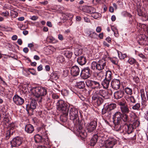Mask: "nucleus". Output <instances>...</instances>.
<instances>
[{
	"instance_id": "1",
	"label": "nucleus",
	"mask_w": 148,
	"mask_h": 148,
	"mask_svg": "<svg viewBox=\"0 0 148 148\" xmlns=\"http://www.w3.org/2000/svg\"><path fill=\"white\" fill-rule=\"evenodd\" d=\"M34 96L38 99L39 102H42L44 97L47 93V90L45 87H38L33 89Z\"/></svg>"
},
{
	"instance_id": "2",
	"label": "nucleus",
	"mask_w": 148,
	"mask_h": 148,
	"mask_svg": "<svg viewBox=\"0 0 148 148\" xmlns=\"http://www.w3.org/2000/svg\"><path fill=\"white\" fill-rule=\"evenodd\" d=\"M118 104L120 106L121 113L123 114V116L125 118H126L130 121V119L127 114L130 110L126 101L125 100L119 101L118 102Z\"/></svg>"
},
{
	"instance_id": "3",
	"label": "nucleus",
	"mask_w": 148,
	"mask_h": 148,
	"mask_svg": "<svg viewBox=\"0 0 148 148\" xmlns=\"http://www.w3.org/2000/svg\"><path fill=\"white\" fill-rule=\"evenodd\" d=\"M69 115L70 119L72 120L75 125L79 123V119L77 109L72 107L69 109Z\"/></svg>"
},
{
	"instance_id": "4",
	"label": "nucleus",
	"mask_w": 148,
	"mask_h": 148,
	"mask_svg": "<svg viewBox=\"0 0 148 148\" xmlns=\"http://www.w3.org/2000/svg\"><path fill=\"white\" fill-rule=\"evenodd\" d=\"M113 123L114 124H117L122 122H124L127 123L130 121L126 118H125L123 116V114L121 112H117L113 115Z\"/></svg>"
},
{
	"instance_id": "5",
	"label": "nucleus",
	"mask_w": 148,
	"mask_h": 148,
	"mask_svg": "<svg viewBox=\"0 0 148 148\" xmlns=\"http://www.w3.org/2000/svg\"><path fill=\"white\" fill-rule=\"evenodd\" d=\"M57 109L59 111H61L65 116L68 115L69 109L68 105L63 101L60 100L57 103Z\"/></svg>"
},
{
	"instance_id": "6",
	"label": "nucleus",
	"mask_w": 148,
	"mask_h": 148,
	"mask_svg": "<svg viewBox=\"0 0 148 148\" xmlns=\"http://www.w3.org/2000/svg\"><path fill=\"white\" fill-rule=\"evenodd\" d=\"M15 126L14 123H11L9 124L8 130L4 134L5 138L6 140L8 139L12 135L13 132L15 131Z\"/></svg>"
},
{
	"instance_id": "7",
	"label": "nucleus",
	"mask_w": 148,
	"mask_h": 148,
	"mask_svg": "<svg viewBox=\"0 0 148 148\" xmlns=\"http://www.w3.org/2000/svg\"><path fill=\"white\" fill-rule=\"evenodd\" d=\"M87 86L93 89H97L100 88V84L99 82L95 80H87L86 82Z\"/></svg>"
},
{
	"instance_id": "8",
	"label": "nucleus",
	"mask_w": 148,
	"mask_h": 148,
	"mask_svg": "<svg viewBox=\"0 0 148 148\" xmlns=\"http://www.w3.org/2000/svg\"><path fill=\"white\" fill-rule=\"evenodd\" d=\"M94 95L96 96V95L102 97L104 99H106L109 98L112 93L111 91H110V93L107 91H106L102 90H98L95 91L94 93Z\"/></svg>"
},
{
	"instance_id": "9",
	"label": "nucleus",
	"mask_w": 148,
	"mask_h": 148,
	"mask_svg": "<svg viewBox=\"0 0 148 148\" xmlns=\"http://www.w3.org/2000/svg\"><path fill=\"white\" fill-rule=\"evenodd\" d=\"M40 131L41 133V136L39 134H37L34 136L35 141L37 143L41 142L43 138V136L45 137H46L47 136V133L46 132L45 128L40 127Z\"/></svg>"
},
{
	"instance_id": "10",
	"label": "nucleus",
	"mask_w": 148,
	"mask_h": 148,
	"mask_svg": "<svg viewBox=\"0 0 148 148\" xmlns=\"http://www.w3.org/2000/svg\"><path fill=\"white\" fill-rule=\"evenodd\" d=\"M37 106L36 101L35 100L32 99L29 104L26 105V110L28 113H32L33 110L36 108Z\"/></svg>"
},
{
	"instance_id": "11",
	"label": "nucleus",
	"mask_w": 148,
	"mask_h": 148,
	"mask_svg": "<svg viewBox=\"0 0 148 148\" xmlns=\"http://www.w3.org/2000/svg\"><path fill=\"white\" fill-rule=\"evenodd\" d=\"M92 73V71L88 67H87L83 69L82 71L80 74L81 77L86 79L89 77Z\"/></svg>"
},
{
	"instance_id": "12",
	"label": "nucleus",
	"mask_w": 148,
	"mask_h": 148,
	"mask_svg": "<svg viewBox=\"0 0 148 148\" xmlns=\"http://www.w3.org/2000/svg\"><path fill=\"white\" fill-rule=\"evenodd\" d=\"M23 141V139L20 137H16L14 138L10 142L11 147H16L20 145Z\"/></svg>"
},
{
	"instance_id": "13",
	"label": "nucleus",
	"mask_w": 148,
	"mask_h": 148,
	"mask_svg": "<svg viewBox=\"0 0 148 148\" xmlns=\"http://www.w3.org/2000/svg\"><path fill=\"white\" fill-rule=\"evenodd\" d=\"M116 140L113 138H110L105 142V146L106 148H112L116 143Z\"/></svg>"
},
{
	"instance_id": "14",
	"label": "nucleus",
	"mask_w": 148,
	"mask_h": 148,
	"mask_svg": "<svg viewBox=\"0 0 148 148\" xmlns=\"http://www.w3.org/2000/svg\"><path fill=\"white\" fill-rule=\"evenodd\" d=\"M13 100L14 103L18 106L22 105L24 102V99L16 94L13 97Z\"/></svg>"
},
{
	"instance_id": "15",
	"label": "nucleus",
	"mask_w": 148,
	"mask_h": 148,
	"mask_svg": "<svg viewBox=\"0 0 148 148\" xmlns=\"http://www.w3.org/2000/svg\"><path fill=\"white\" fill-rule=\"evenodd\" d=\"M97 126V123L95 121H91L87 126L88 132L90 133L95 130Z\"/></svg>"
},
{
	"instance_id": "16",
	"label": "nucleus",
	"mask_w": 148,
	"mask_h": 148,
	"mask_svg": "<svg viewBox=\"0 0 148 148\" xmlns=\"http://www.w3.org/2000/svg\"><path fill=\"white\" fill-rule=\"evenodd\" d=\"M106 61L105 59H102L99 60L97 62V69L99 71L104 69L106 65Z\"/></svg>"
},
{
	"instance_id": "17",
	"label": "nucleus",
	"mask_w": 148,
	"mask_h": 148,
	"mask_svg": "<svg viewBox=\"0 0 148 148\" xmlns=\"http://www.w3.org/2000/svg\"><path fill=\"white\" fill-rule=\"evenodd\" d=\"M111 86L114 89L117 90L119 89L121 86L120 80L116 79H113L111 83Z\"/></svg>"
},
{
	"instance_id": "18",
	"label": "nucleus",
	"mask_w": 148,
	"mask_h": 148,
	"mask_svg": "<svg viewBox=\"0 0 148 148\" xmlns=\"http://www.w3.org/2000/svg\"><path fill=\"white\" fill-rule=\"evenodd\" d=\"M79 73V67L76 65L72 66L71 69V73L73 76H77Z\"/></svg>"
},
{
	"instance_id": "19",
	"label": "nucleus",
	"mask_w": 148,
	"mask_h": 148,
	"mask_svg": "<svg viewBox=\"0 0 148 148\" xmlns=\"http://www.w3.org/2000/svg\"><path fill=\"white\" fill-rule=\"evenodd\" d=\"M126 123H125V125L124 126V130L127 132L128 134H129L132 132L134 129V127L132 124L126 125Z\"/></svg>"
},
{
	"instance_id": "20",
	"label": "nucleus",
	"mask_w": 148,
	"mask_h": 148,
	"mask_svg": "<svg viewBox=\"0 0 148 148\" xmlns=\"http://www.w3.org/2000/svg\"><path fill=\"white\" fill-rule=\"evenodd\" d=\"M92 99L94 101L96 100V103L98 106H99L102 104L103 102V99L101 97L97 95H96V96H95L94 93L92 97Z\"/></svg>"
},
{
	"instance_id": "21",
	"label": "nucleus",
	"mask_w": 148,
	"mask_h": 148,
	"mask_svg": "<svg viewBox=\"0 0 148 148\" xmlns=\"http://www.w3.org/2000/svg\"><path fill=\"white\" fill-rule=\"evenodd\" d=\"M25 131L27 133L30 134L34 130V126L30 124L26 125L25 127Z\"/></svg>"
},
{
	"instance_id": "22",
	"label": "nucleus",
	"mask_w": 148,
	"mask_h": 148,
	"mask_svg": "<svg viewBox=\"0 0 148 148\" xmlns=\"http://www.w3.org/2000/svg\"><path fill=\"white\" fill-rule=\"evenodd\" d=\"M77 61L78 63L81 66L85 64L86 62V58L83 56L79 57L77 59Z\"/></svg>"
},
{
	"instance_id": "23",
	"label": "nucleus",
	"mask_w": 148,
	"mask_h": 148,
	"mask_svg": "<svg viewBox=\"0 0 148 148\" xmlns=\"http://www.w3.org/2000/svg\"><path fill=\"white\" fill-rule=\"evenodd\" d=\"M124 92L122 91L119 90L116 92L114 94V96L116 99L121 98L123 96Z\"/></svg>"
},
{
	"instance_id": "24",
	"label": "nucleus",
	"mask_w": 148,
	"mask_h": 148,
	"mask_svg": "<svg viewBox=\"0 0 148 148\" xmlns=\"http://www.w3.org/2000/svg\"><path fill=\"white\" fill-rule=\"evenodd\" d=\"M129 105L130 107H131L132 106V109L135 111H138L140 108V104L139 103H137L133 106L131 105L130 103H129Z\"/></svg>"
},
{
	"instance_id": "25",
	"label": "nucleus",
	"mask_w": 148,
	"mask_h": 148,
	"mask_svg": "<svg viewBox=\"0 0 148 148\" xmlns=\"http://www.w3.org/2000/svg\"><path fill=\"white\" fill-rule=\"evenodd\" d=\"M110 82V80L104 79L102 83L103 88L106 89L108 88Z\"/></svg>"
},
{
	"instance_id": "26",
	"label": "nucleus",
	"mask_w": 148,
	"mask_h": 148,
	"mask_svg": "<svg viewBox=\"0 0 148 148\" xmlns=\"http://www.w3.org/2000/svg\"><path fill=\"white\" fill-rule=\"evenodd\" d=\"M97 136L94 135L93 136L90 141V145L91 146H94L96 144L97 140Z\"/></svg>"
},
{
	"instance_id": "27",
	"label": "nucleus",
	"mask_w": 148,
	"mask_h": 148,
	"mask_svg": "<svg viewBox=\"0 0 148 148\" xmlns=\"http://www.w3.org/2000/svg\"><path fill=\"white\" fill-rule=\"evenodd\" d=\"M139 38L140 40V41L143 43L144 45H146V42L148 41V38L144 35H140L139 37Z\"/></svg>"
},
{
	"instance_id": "28",
	"label": "nucleus",
	"mask_w": 148,
	"mask_h": 148,
	"mask_svg": "<svg viewBox=\"0 0 148 148\" xmlns=\"http://www.w3.org/2000/svg\"><path fill=\"white\" fill-rule=\"evenodd\" d=\"M57 61L58 63H64L65 62L64 58L62 55H59L57 58Z\"/></svg>"
},
{
	"instance_id": "29",
	"label": "nucleus",
	"mask_w": 148,
	"mask_h": 148,
	"mask_svg": "<svg viewBox=\"0 0 148 148\" xmlns=\"http://www.w3.org/2000/svg\"><path fill=\"white\" fill-rule=\"evenodd\" d=\"M112 73L110 71H107L106 73V77L105 79L111 81L112 79Z\"/></svg>"
},
{
	"instance_id": "30",
	"label": "nucleus",
	"mask_w": 148,
	"mask_h": 148,
	"mask_svg": "<svg viewBox=\"0 0 148 148\" xmlns=\"http://www.w3.org/2000/svg\"><path fill=\"white\" fill-rule=\"evenodd\" d=\"M50 78L54 80H57L58 78L57 73L56 72L52 73L50 75Z\"/></svg>"
},
{
	"instance_id": "31",
	"label": "nucleus",
	"mask_w": 148,
	"mask_h": 148,
	"mask_svg": "<svg viewBox=\"0 0 148 148\" xmlns=\"http://www.w3.org/2000/svg\"><path fill=\"white\" fill-rule=\"evenodd\" d=\"M64 53L65 56L68 58H71L73 54V53L71 51L66 50L64 51Z\"/></svg>"
},
{
	"instance_id": "32",
	"label": "nucleus",
	"mask_w": 148,
	"mask_h": 148,
	"mask_svg": "<svg viewBox=\"0 0 148 148\" xmlns=\"http://www.w3.org/2000/svg\"><path fill=\"white\" fill-rule=\"evenodd\" d=\"M122 122L117 124H114V128L117 131H119L122 128L123 125L122 124Z\"/></svg>"
},
{
	"instance_id": "33",
	"label": "nucleus",
	"mask_w": 148,
	"mask_h": 148,
	"mask_svg": "<svg viewBox=\"0 0 148 148\" xmlns=\"http://www.w3.org/2000/svg\"><path fill=\"white\" fill-rule=\"evenodd\" d=\"M105 132H104V131L100 130L97 134H95L94 135L97 136L98 139V138L99 137H101L102 138H103L104 137H105Z\"/></svg>"
},
{
	"instance_id": "34",
	"label": "nucleus",
	"mask_w": 148,
	"mask_h": 148,
	"mask_svg": "<svg viewBox=\"0 0 148 148\" xmlns=\"http://www.w3.org/2000/svg\"><path fill=\"white\" fill-rule=\"evenodd\" d=\"M77 87L80 89H83L85 87V83L81 81L77 83Z\"/></svg>"
},
{
	"instance_id": "35",
	"label": "nucleus",
	"mask_w": 148,
	"mask_h": 148,
	"mask_svg": "<svg viewBox=\"0 0 148 148\" xmlns=\"http://www.w3.org/2000/svg\"><path fill=\"white\" fill-rule=\"evenodd\" d=\"M79 133L80 136L82 138H85L87 136V133L85 132L84 130L79 131Z\"/></svg>"
},
{
	"instance_id": "36",
	"label": "nucleus",
	"mask_w": 148,
	"mask_h": 148,
	"mask_svg": "<svg viewBox=\"0 0 148 148\" xmlns=\"http://www.w3.org/2000/svg\"><path fill=\"white\" fill-rule=\"evenodd\" d=\"M126 100L127 101H130L133 103H134L136 102V101L133 96H129L127 99H126Z\"/></svg>"
},
{
	"instance_id": "37",
	"label": "nucleus",
	"mask_w": 148,
	"mask_h": 148,
	"mask_svg": "<svg viewBox=\"0 0 148 148\" xmlns=\"http://www.w3.org/2000/svg\"><path fill=\"white\" fill-rule=\"evenodd\" d=\"M125 92L128 95H131L132 94V88L127 87L125 89Z\"/></svg>"
},
{
	"instance_id": "38",
	"label": "nucleus",
	"mask_w": 148,
	"mask_h": 148,
	"mask_svg": "<svg viewBox=\"0 0 148 148\" xmlns=\"http://www.w3.org/2000/svg\"><path fill=\"white\" fill-rule=\"evenodd\" d=\"M116 104L114 103L110 104L109 105H108V106L107 107L109 111L111 110L114 109L116 108Z\"/></svg>"
},
{
	"instance_id": "39",
	"label": "nucleus",
	"mask_w": 148,
	"mask_h": 148,
	"mask_svg": "<svg viewBox=\"0 0 148 148\" xmlns=\"http://www.w3.org/2000/svg\"><path fill=\"white\" fill-rule=\"evenodd\" d=\"M118 55L119 58L121 59H124L127 57L126 54L122 53L121 52H118Z\"/></svg>"
},
{
	"instance_id": "40",
	"label": "nucleus",
	"mask_w": 148,
	"mask_h": 148,
	"mask_svg": "<svg viewBox=\"0 0 148 148\" xmlns=\"http://www.w3.org/2000/svg\"><path fill=\"white\" fill-rule=\"evenodd\" d=\"M101 14L100 13L98 12H95L91 14V16L95 19H97L100 16Z\"/></svg>"
},
{
	"instance_id": "41",
	"label": "nucleus",
	"mask_w": 148,
	"mask_h": 148,
	"mask_svg": "<svg viewBox=\"0 0 148 148\" xmlns=\"http://www.w3.org/2000/svg\"><path fill=\"white\" fill-rule=\"evenodd\" d=\"M98 34L95 32H90L88 36L89 37L94 39L96 38Z\"/></svg>"
},
{
	"instance_id": "42",
	"label": "nucleus",
	"mask_w": 148,
	"mask_h": 148,
	"mask_svg": "<svg viewBox=\"0 0 148 148\" xmlns=\"http://www.w3.org/2000/svg\"><path fill=\"white\" fill-rule=\"evenodd\" d=\"M97 62H96L93 61L92 62L91 64V68L93 70H95V69H97Z\"/></svg>"
},
{
	"instance_id": "43",
	"label": "nucleus",
	"mask_w": 148,
	"mask_h": 148,
	"mask_svg": "<svg viewBox=\"0 0 148 148\" xmlns=\"http://www.w3.org/2000/svg\"><path fill=\"white\" fill-rule=\"evenodd\" d=\"M104 73L102 71H101L97 74V76L99 78V79L101 80L104 77Z\"/></svg>"
},
{
	"instance_id": "44",
	"label": "nucleus",
	"mask_w": 148,
	"mask_h": 148,
	"mask_svg": "<svg viewBox=\"0 0 148 148\" xmlns=\"http://www.w3.org/2000/svg\"><path fill=\"white\" fill-rule=\"evenodd\" d=\"M136 61L134 58H130L129 59L128 62L130 64L132 65L135 64Z\"/></svg>"
},
{
	"instance_id": "45",
	"label": "nucleus",
	"mask_w": 148,
	"mask_h": 148,
	"mask_svg": "<svg viewBox=\"0 0 148 148\" xmlns=\"http://www.w3.org/2000/svg\"><path fill=\"white\" fill-rule=\"evenodd\" d=\"M0 95L1 96H4L5 95V93L4 92L5 88L3 87L0 88Z\"/></svg>"
},
{
	"instance_id": "46",
	"label": "nucleus",
	"mask_w": 148,
	"mask_h": 148,
	"mask_svg": "<svg viewBox=\"0 0 148 148\" xmlns=\"http://www.w3.org/2000/svg\"><path fill=\"white\" fill-rule=\"evenodd\" d=\"M109 111L107 106L104 107L102 110V114H104Z\"/></svg>"
},
{
	"instance_id": "47",
	"label": "nucleus",
	"mask_w": 148,
	"mask_h": 148,
	"mask_svg": "<svg viewBox=\"0 0 148 148\" xmlns=\"http://www.w3.org/2000/svg\"><path fill=\"white\" fill-rule=\"evenodd\" d=\"M74 53L76 56H78L81 54V51L80 49H77L75 50Z\"/></svg>"
},
{
	"instance_id": "48",
	"label": "nucleus",
	"mask_w": 148,
	"mask_h": 148,
	"mask_svg": "<svg viewBox=\"0 0 148 148\" xmlns=\"http://www.w3.org/2000/svg\"><path fill=\"white\" fill-rule=\"evenodd\" d=\"M90 14H92V13H95V12L96 10L94 8L91 7L90 6Z\"/></svg>"
},
{
	"instance_id": "49",
	"label": "nucleus",
	"mask_w": 148,
	"mask_h": 148,
	"mask_svg": "<svg viewBox=\"0 0 148 148\" xmlns=\"http://www.w3.org/2000/svg\"><path fill=\"white\" fill-rule=\"evenodd\" d=\"M90 6H87L84 9V11L86 13H90Z\"/></svg>"
},
{
	"instance_id": "50",
	"label": "nucleus",
	"mask_w": 148,
	"mask_h": 148,
	"mask_svg": "<svg viewBox=\"0 0 148 148\" xmlns=\"http://www.w3.org/2000/svg\"><path fill=\"white\" fill-rule=\"evenodd\" d=\"M139 122L138 121H136L134 122L133 124V125H134L135 127H138L139 125Z\"/></svg>"
},
{
	"instance_id": "51",
	"label": "nucleus",
	"mask_w": 148,
	"mask_h": 148,
	"mask_svg": "<svg viewBox=\"0 0 148 148\" xmlns=\"http://www.w3.org/2000/svg\"><path fill=\"white\" fill-rule=\"evenodd\" d=\"M59 97V96L56 94L53 93L52 95V97L54 99H57Z\"/></svg>"
},
{
	"instance_id": "52",
	"label": "nucleus",
	"mask_w": 148,
	"mask_h": 148,
	"mask_svg": "<svg viewBox=\"0 0 148 148\" xmlns=\"http://www.w3.org/2000/svg\"><path fill=\"white\" fill-rule=\"evenodd\" d=\"M4 120L6 123H8L9 121V118L7 115H5L4 117Z\"/></svg>"
},
{
	"instance_id": "53",
	"label": "nucleus",
	"mask_w": 148,
	"mask_h": 148,
	"mask_svg": "<svg viewBox=\"0 0 148 148\" xmlns=\"http://www.w3.org/2000/svg\"><path fill=\"white\" fill-rule=\"evenodd\" d=\"M138 15L140 16H142L145 18V16L144 15V14H143L142 11H141L140 10H138Z\"/></svg>"
},
{
	"instance_id": "54",
	"label": "nucleus",
	"mask_w": 148,
	"mask_h": 148,
	"mask_svg": "<svg viewBox=\"0 0 148 148\" xmlns=\"http://www.w3.org/2000/svg\"><path fill=\"white\" fill-rule=\"evenodd\" d=\"M64 93V95L66 96L69 94V91L66 89H64L63 90L62 92Z\"/></svg>"
},
{
	"instance_id": "55",
	"label": "nucleus",
	"mask_w": 148,
	"mask_h": 148,
	"mask_svg": "<svg viewBox=\"0 0 148 148\" xmlns=\"http://www.w3.org/2000/svg\"><path fill=\"white\" fill-rule=\"evenodd\" d=\"M44 98L45 97H44V99H43V100H44L45 102H51V100L49 98L47 97L46 99H45Z\"/></svg>"
},
{
	"instance_id": "56",
	"label": "nucleus",
	"mask_w": 148,
	"mask_h": 148,
	"mask_svg": "<svg viewBox=\"0 0 148 148\" xmlns=\"http://www.w3.org/2000/svg\"><path fill=\"white\" fill-rule=\"evenodd\" d=\"M34 43H30L28 44V47L30 48L31 49H32V48L34 47Z\"/></svg>"
},
{
	"instance_id": "57",
	"label": "nucleus",
	"mask_w": 148,
	"mask_h": 148,
	"mask_svg": "<svg viewBox=\"0 0 148 148\" xmlns=\"http://www.w3.org/2000/svg\"><path fill=\"white\" fill-rule=\"evenodd\" d=\"M78 125H79L78 129H77V130L78 132H79V131H80V130H84L83 129L82 126L81 125H80L79 123Z\"/></svg>"
},
{
	"instance_id": "58",
	"label": "nucleus",
	"mask_w": 148,
	"mask_h": 148,
	"mask_svg": "<svg viewBox=\"0 0 148 148\" xmlns=\"http://www.w3.org/2000/svg\"><path fill=\"white\" fill-rule=\"evenodd\" d=\"M9 14V12L7 11H6L5 12H3L1 14L2 15L4 16H8Z\"/></svg>"
},
{
	"instance_id": "59",
	"label": "nucleus",
	"mask_w": 148,
	"mask_h": 148,
	"mask_svg": "<svg viewBox=\"0 0 148 148\" xmlns=\"http://www.w3.org/2000/svg\"><path fill=\"white\" fill-rule=\"evenodd\" d=\"M29 72L32 74L33 75H36V73H35V72L33 69H29Z\"/></svg>"
},
{
	"instance_id": "60",
	"label": "nucleus",
	"mask_w": 148,
	"mask_h": 148,
	"mask_svg": "<svg viewBox=\"0 0 148 148\" xmlns=\"http://www.w3.org/2000/svg\"><path fill=\"white\" fill-rule=\"evenodd\" d=\"M110 60L113 64H117V61L115 59H111Z\"/></svg>"
},
{
	"instance_id": "61",
	"label": "nucleus",
	"mask_w": 148,
	"mask_h": 148,
	"mask_svg": "<svg viewBox=\"0 0 148 148\" xmlns=\"http://www.w3.org/2000/svg\"><path fill=\"white\" fill-rule=\"evenodd\" d=\"M96 1L99 3H103L105 1V0H96Z\"/></svg>"
},
{
	"instance_id": "62",
	"label": "nucleus",
	"mask_w": 148,
	"mask_h": 148,
	"mask_svg": "<svg viewBox=\"0 0 148 148\" xmlns=\"http://www.w3.org/2000/svg\"><path fill=\"white\" fill-rule=\"evenodd\" d=\"M101 30V28L100 27H97L96 31L97 32L99 33L100 32Z\"/></svg>"
},
{
	"instance_id": "63",
	"label": "nucleus",
	"mask_w": 148,
	"mask_h": 148,
	"mask_svg": "<svg viewBox=\"0 0 148 148\" xmlns=\"http://www.w3.org/2000/svg\"><path fill=\"white\" fill-rule=\"evenodd\" d=\"M111 38L110 37H108L106 39V40L108 43H110L111 42Z\"/></svg>"
},
{
	"instance_id": "64",
	"label": "nucleus",
	"mask_w": 148,
	"mask_h": 148,
	"mask_svg": "<svg viewBox=\"0 0 148 148\" xmlns=\"http://www.w3.org/2000/svg\"><path fill=\"white\" fill-rule=\"evenodd\" d=\"M145 117L148 121V111H146L145 113Z\"/></svg>"
}]
</instances>
